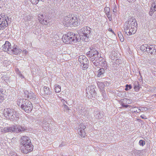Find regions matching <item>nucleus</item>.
Returning <instances> with one entry per match:
<instances>
[{
	"instance_id": "37",
	"label": "nucleus",
	"mask_w": 156,
	"mask_h": 156,
	"mask_svg": "<svg viewBox=\"0 0 156 156\" xmlns=\"http://www.w3.org/2000/svg\"><path fill=\"white\" fill-rule=\"evenodd\" d=\"M139 144L140 145L143 146L145 144V142L144 140H140L139 142Z\"/></svg>"
},
{
	"instance_id": "21",
	"label": "nucleus",
	"mask_w": 156,
	"mask_h": 156,
	"mask_svg": "<svg viewBox=\"0 0 156 156\" xmlns=\"http://www.w3.org/2000/svg\"><path fill=\"white\" fill-rule=\"evenodd\" d=\"M78 60L81 64L86 62H89L88 59L84 55H80L79 56Z\"/></svg>"
},
{
	"instance_id": "43",
	"label": "nucleus",
	"mask_w": 156,
	"mask_h": 156,
	"mask_svg": "<svg viewBox=\"0 0 156 156\" xmlns=\"http://www.w3.org/2000/svg\"><path fill=\"white\" fill-rule=\"evenodd\" d=\"M17 73L19 75V76L22 79L24 78V76L22 75L20 71H19Z\"/></svg>"
},
{
	"instance_id": "15",
	"label": "nucleus",
	"mask_w": 156,
	"mask_h": 156,
	"mask_svg": "<svg viewBox=\"0 0 156 156\" xmlns=\"http://www.w3.org/2000/svg\"><path fill=\"white\" fill-rule=\"evenodd\" d=\"M16 128V125H13L10 126H8L4 127V133L7 132H15V129Z\"/></svg>"
},
{
	"instance_id": "55",
	"label": "nucleus",
	"mask_w": 156,
	"mask_h": 156,
	"mask_svg": "<svg viewBox=\"0 0 156 156\" xmlns=\"http://www.w3.org/2000/svg\"><path fill=\"white\" fill-rule=\"evenodd\" d=\"M16 73L18 72L19 71H20L18 69H16Z\"/></svg>"
},
{
	"instance_id": "18",
	"label": "nucleus",
	"mask_w": 156,
	"mask_h": 156,
	"mask_svg": "<svg viewBox=\"0 0 156 156\" xmlns=\"http://www.w3.org/2000/svg\"><path fill=\"white\" fill-rule=\"evenodd\" d=\"M13 113L12 116H10V119L11 121H14L16 120L18 118H19V114L16 111H15L14 109V111H13Z\"/></svg>"
},
{
	"instance_id": "31",
	"label": "nucleus",
	"mask_w": 156,
	"mask_h": 156,
	"mask_svg": "<svg viewBox=\"0 0 156 156\" xmlns=\"http://www.w3.org/2000/svg\"><path fill=\"white\" fill-rule=\"evenodd\" d=\"M132 111L134 113H138L139 112H141L140 107H136L133 108Z\"/></svg>"
},
{
	"instance_id": "60",
	"label": "nucleus",
	"mask_w": 156,
	"mask_h": 156,
	"mask_svg": "<svg viewBox=\"0 0 156 156\" xmlns=\"http://www.w3.org/2000/svg\"><path fill=\"white\" fill-rule=\"evenodd\" d=\"M63 146V145H62V144H61V145H59V146H60H60Z\"/></svg>"
},
{
	"instance_id": "58",
	"label": "nucleus",
	"mask_w": 156,
	"mask_h": 156,
	"mask_svg": "<svg viewBox=\"0 0 156 156\" xmlns=\"http://www.w3.org/2000/svg\"><path fill=\"white\" fill-rule=\"evenodd\" d=\"M121 105H122L123 107H124V105H125L124 104V103H121Z\"/></svg>"
},
{
	"instance_id": "5",
	"label": "nucleus",
	"mask_w": 156,
	"mask_h": 156,
	"mask_svg": "<svg viewBox=\"0 0 156 156\" xmlns=\"http://www.w3.org/2000/svg\"><path fill=\"white\" fill-rule=\"evenodd\" d=\"M21 108L27 113L31 112L33 106L30 101L25 99H23L22 104L21 105Z\"/></svg>"
},
{
	"instance_id": "44",
	"label": "nucleus",
	"mask_w": 156,
	"mask_h": 156,
	"mask_svg": "<svg viewBox=\"0 0 156 156\" xmlns=\"http://www.w3.org/2000/svg\"><path fill=\"white\" fill-rule=\"evenodd\" d=\"M4 127L2 128V127H0V133H5L4 131Z\"/></svg>"
},
{
	"instance_id": "57",
	"label": "nucleus",
	"mask_w": 156,
	"mask_h": 156,
	"mask_svg": "<svg viewBox=\"0 0 156 156\" xmlns=\"http://www.w3.org/2000/svg\"><path fill=\"white\" fill-rule=\"evenodd\" d=\"M129 106V105H124V107H126V108H127V107H128Z\"/></svg>"
},
{
	"instance_id": "42",
	"label": "nucleus",
	"mask_w": 156,
	"mask_h": 156,
	"mask_svg": "<svg viewBox=\"0 0 156 156\" xmlns=\"http://www.w3.org/2000/svg\"><path fill=\"white\" fill-rule=\"evenodd\" d=\"M107 15L108 18L109 19V20L111 21V20H112V16L110 14V12H109L106 13Z\"/></svg>"
},
{
	"instance_id": "26",
	"label": "nucleus",
	"mask_w": 156,
	"mask_h": 156,
	"mask_svg": "<svg viewBox=\"0 0 156 156\" xmlns=\"http://www.w3.org/2000/svg\"><path fill=\"white\" fill-rule=\"evenodd\" d=\"M72 26H76L78 24V19L76 17L73 16L71 18Z\"/></svg>"
},
{
	"instance_id": "29",
	"label": "nucleus",
	"mask_w": 156,
	"mask_h": 156,
	"mask_svg": "<svg viewBox=\"0 0 156 156\" xmlns=\"http://www.w3.org/2000/svg\"><path fill=\"white\" fill-rule=\"evenodd\" d=\"M149 44H144L142 45L140 47V49L144 52L147 51Z\"/></svg>"
},
{
	"instance_id": "27",
	"label": "nucleus",
	"mask_w": 156,
	"mask_h": 156,
	"mask_svg": "<svg viewBox=\"0 0 156 156\" xmlns=\"http://www.w3.org/2000/svg\"><path fill=\"white\" fill-rule=\"evenodd\" d=\"M134 89L136 91H137L140 88V85L139 82L138 81H135L134 83Z\"/></svg>"
},
{
	"instance_id": "11",
	"label": "nucleus",
	"mask_w": 156,
	"mask_h": 156,
	"mask_svg": "<svg viewBox=\"0 0 156 156\" xmlns=\"http://www.w3.org/2000/svg\"><path fill=\"white\" fill-rule=\"evenodd\" d=\"M79 128L78 131H79V134L81 136L84 137L85 136L86 133L85 131V129L86 128V126L83 124H81L79 126Z\"/></svg>"
},
{
	"instance_id": "38",
	"label": "nucleus",
	"mask_w": 156,
	"mask_h": 156,
	"mask_svg": "<svg viewBox=\"0 0 156 156\" xmlns=\"http://www.w3.org/2000/svg\"><path fill=\"white\" fill-rule=\"evenodd\" d=\"M63 108L65 111H69V110H70L69 108L68 107V106L64 104L63 105Z\"/></svg>"
},
{
	"instance_id": "23",
	"label": "nucleus",
	"mask_w": 156,
	"mask_h": 156,
	"mask_svg": "<svg viewBox=\"0 0 156 156\" xmlns=\"http://www.w3.org/2000/svg\"><path fill=\"white\" fill-rule=\"evenodd\" d=\"M156 11V3H153L151 5V7L149 12L150 16H152L154 12Z\"/></svg>"
},
{
	"instance_id": "30",
	"label": "nucleus",
	"mask_w": 156,
	"mask_h": 156,
	"mask_svg": "<svg viewBox=\"0 0 156 156\" xmlns=\"http://www.w3.org/2000/svg\"><path fill=\"white\" fill-rule=\"evenodd\" d=\"M55 92L57 93H59L61 91V87L57 85H55Z\"/></svg>"
},
{
	"instance_id": "20",
	"label": "nucleus",
	"mask_w": 156,
	"mask_h": 156,
	"mask_svg": "<svg viewBox=\"0 0 156 156\" xmlns=\"http://www.w3.org/2000/svg\"><path fill=\"white\" fill-rule=\"evenodd\" d=\"M14 111L13 109H11L10 108H6L4 109L3 114L4 116L6 118L8 119L9 118V115L11 112L13 113Z\"/></svg>"
},
{
	"instance_id": "32",
	"label": "nucleus",
	"mask_w": 156,
	"mask_h": 156,
	"mask_svg": "<svg viewBox=\"0 0 156 156\" xmlns=\"http://www.w3.org/2000/svg\"><path fill=\"white\" fill-rule=\"evenodd\" d=\"M88 62H86L83 64H81V66L82 67L83 70L86 69L88 67Z\"/></svg>"
},
{
	"instance_id": "59",
	"label": "nucleus",
	"mask_w": 156,
	"mask_h": 156,
	"mask_svg": "<svg viewBox=\"0 0 156 156\" xmlns=\"http://www.w3.org/2000/svg\"><path fill=\"white\" fill-rule=\"evenodd\" d=\"M30 1H31V2L32 3V2L34 1V0H30Z\"/></svg>"
},
{
	"instance_id": "45",
	"label": "nucleus",
	"mask_w": 156,
	"mask_h": 156,
	"mask_svg": "<svg viewBox=\"0 0 156 156\" xmlns=\"http://www.w3.org/2000/svg\"><path fill=\"white\" fill-rule=\"evenodd\" d=\"M22 100L23 99L21 100V99H20L18 100L17 101V104L19 105V106H20V102L21 101H22Z\"/></svg>"
},
{
	"instance_id": "6",
	"label": "nucleus",
	"mask_w": 156,
	"mask_h": 156,
	"mask_svg": "<svg viewBox=\"0 0 156 156\" xmlns=\"http://www.w3.org/2000/svg\"><path fill=\"white\" fill-rule=\"evenodd\" d=\"M87 57L90 58V60L91 61H94L95 60H98L102 59L101 55L95 49L87 52Z\"/></svg>"
},
{
	"instance_id": "36",
	"label": "nucleus",
	"mask_w": 156,
	"mask_h": 156,
	"mask_svg": "<svg viewBox=\"0 0 156 156\" xmlns=\"http://www.w3.org/2000/svg\"><path fill=\"white\" fill-rule=\"evenodd\" d=\"M118 36L120 38V40L121 41H123L124 40V38L123 36L121 33H119L118 34Z\"/></svg>"
},
{
	"instance_id": "7",
	"label": "nucleus",
	"mask_w": 156,
	"mask_h": 156,
	"mask_svg": "<svg viewBox=\"0 0 156 156\" xmlns=\"http://www.w3.org/2000/svg\"><path fill=\"white\" fill-rule=\"evenodd\" d=\"M96 87L94 85L89 86L87 87L86 89V91L87 96L90 97V98L91 97L95 98L96 95V91L95 90Z\"/></svg>"
},
{
	"instance_id": "53",
	"label": "nucleus",
	"mask_w": 156,
	"mask_h": 156,
	"mask_svg": "<svg viewBox=\"0 0 156 156\" xmlns=\"http://www.w3.org/2000/svg\"><path fill=\"white\" fill-rule=\"evenodd\" d=\"M13 113H12V112H11V113H10L9 114V118H8V119H10V116H12L11 115H12V114Z\"/></svg>"
},
{
	"instance_id": "1",
	"label": "nucleus",
	"mask_w": 156,
	"mask_h": 156,
	"mask_svg": "<svg viewBox=\"0 0 156 156\" xmlns=\"http://www.w3.org/2000/svg\"><path fill=\"white\" fill-rule=\"evenodd\" d=\"M137 24L136 20L133 17L125 22L124 27V31L127 35L134 34L137 29Z\"/></svg>"
},
{
	"instance_id": "61",
	"label": "nucleus",
	"mask_w": 156,
	"mask_h": 156,
	"mask_svg": "<svg viewBox=\"0 0 156 156\" xmlns=\"http://www.w3.org/2000/svg\"><path fill=\"white\" fill-rule=\"evenodd\" d=\"M154 19L156 20V15L154 17Z\"/></svg>"
},
{
	"instance_id": "17",
	"label": "nucleus",
	"mask_w": 156,
	"mask_h": 156,
	"mask_svg": "<svg viewBox=\"0 0 156 156\" xmlns=\"http://www.w3.org/2000/svg\"><path fill=\"white\" fill-rule=\"evenodd\" d=\"M71 18L68 16L65 17L64 18L63 21V23L64 25L66 27L71 26L72 24L71 22Z\"/></svg>"
},
{
	"instance_id": "33",
	"label": "nucleus",
	"mask_w": 156,
	"mask_h": 156,
	"mask_svg": "<svg viewBox=\"0 0 156 156\" xmlns=\"http://www.w3.org/2000/svg\"><path fill=\"white\" fill-rule=\"evenodd\" d=\"M101 59L99 60H94V61H92L93 64L94 65L97 66H98L100 65V62Z\"/></svg>"
},
{
	"instance_id": "3",
	"label": "nucleus",
	"mask_w": 156,
	"mask_h": 156,
	"mask_svg": "<svg viewBox=\"0 0 156 156\" xmlns=\"http://www.w3.org/2000/svg\"><path fill=\"white\" fill-rule=\"evenodd\" d=\"M91 28L88 27L81 28L79 30V36L82 41L87 42L89 41V35L91 33Z\"/></svg>"
},
{
	"instance_id": "46",
	"label": "nucleus",
	"mask_w": 156,
	"mask_h": 156,
	"mask_svg": "<svg viewBox=\"0 0 156 156\" xmlns=\"http://www.w3.org/2000/svg\"><path fill=\"white\" fill-rule=\"evenodd\" d=\"M40 0H35L33 2H32V3L34 4H37Z\"/></svg>"
},
{
	"instance_id": "35",
	"label": "nucleus",
	"mask_w": 156,
	"mask_h": 156,
	"mask_svg": "<svg viewBox=\"0 0 156 156\" xmlns=\"http://www.w3.org/2000/svg\"><path fill=\"white\" fill-rule=\"evenodd\" d=\"M143 150L141 151L136 150L134 151L136 156H138L141 154V153L143 152Z\"/></svg>"
},
{
	"instance_id": "63",
	"label": "nucleus",
	"mask_w": 156,
	"mask_h": 156,
	"mask_svg": "<svg viewBox=\"0 0 156 156\" xmlns=\"http://www.w3.org/2000/svg\"><path fill=\"white\" fill-rule=\"evenodd\" d=\"M27 21H29V19H27Z\"/></svg>"
},
{
	"instance_id": "49",
	"label": "nucleus",
	"mask_w": 156,
	"mask_h": 156,
	"mask_svg": "<svg viewBox=\"0 0 156 156\" xmlns=\"http://www.w3.org/2000/svg\"><path fill=\"white\" fill-rule=\"evenodd\" d=\"M140 117L143 119H147V118H146L145 116H144V115H142L140 116Z\"/></svg>"
},
{
	"instance_id": "25",
	"label": "nucleus",
	"mask_w": 156,
	"mask_h": 156,
	"mask_svg": "<svg viewBox=\"0 0 156 156\" xmlns=\"http://www.w3.org/2000/svg\"><path fill=\"white\" fill-rule=\"evenodd\" d=\"M42 92L44 93V94H51V91H50L49 87L44 86L43 87L41 88Z\"/></svg>"
},
{
	"instance_id": "16",
	"label": "nucleus",
	"mask_w": 156,
	"mask_h": 156,
	"mask_svg": "<svg viewBox=\"0 0 156 156\" xmlns=\"http://www.w3.org/2000/svg\"><path fill=\"white\" fill-rule=\"evenodd\" d=\"M38 20L42 24L46 25L49 22V20H47L44 18V16L40 14L38 16Z\"/></svg>"
},
{
	"instance_id": "4",
	"label": "nucleus",
	"mask_w": 156,
	"mask_h": 156,
	"mask_svg": "<svg viewBox=\"0 0 156 156\" xmlns=\"http://www.w3.org/2000/svg\"><path fill=\"white\" fill-rule=\"evenodd\" d=\"M62 39L63 42L66 44L76 43L77 41L76 35L71 32L64 35Z\"/></svg>"
},
{
	"instance_id": "56",
	"label": "nucleus",
	"mask_w": 156,
	"mask_h": 156,
	"mask_svg": "<svg viewBox=\"0 0 156 156\" xmlns=\"http://www.w3.org/2000/svg\"><path fill=\"white\" fill-rule=\"evenodd\" d=\"M23 52H24L25 54H27V51H23Z\"/></svg>"
},
{
	"instance_id": "40",
	"label": "nucleus",
	"mask_w": 156,
	"mask_h": 156,
	"mask_svg": "<svg viewBox=\"0 0 156 156\" xmlns=\"http://www.w3.org/2000/svg\"><path fill=\"white\" fill-rule=\"evenodd\" d=\"M104 11L105 13L109 12H110V8L108 7H106L104 8Z\"/></svg>"
},
{
	"instance_id": "22",
	"label": "nucleus",
	"mask_w": 156,
	"mask_h": 156,
	"mask_svg": "<svg viewBox=\"0 0 156 156\" xmlns=\"http://www.w3.org/2000/svg\"><path fill=\"white\" fill-rule=\"evenodd\" d=\"M43 128L46 131L49 130V124L47 119H44L43 122Z\"/></svg>"
},
{
	"instance_id": "48",
	"label": "nucleus",
	"mask_w": 156,
	"mask_h": 156,
	"mask_svg": "<svg viewBox=\"0 0 156 156\" xmlns=\"http://www.w3.org/2000/svg\"><path fill=\"white\" fill-rule=\"evenodd\" d=\"M1 16H2V18L4 17V18H5V19H6V18H8V17L7 16H5V15H4L3 14H2L0 16V17H1Z\"/></svg>"
},
{
	"instance_id": "64",
	"label": "nucleus",
	"mask_w": 156,
	"mask_h": 156,
	"mask_svg": "<svg viewBox=\"0 0 156 156\" xmlns=\"http://www.w3.org/2000/svg\"><path fill=\"white\" fill-rule=\"evenodd\" d=\"M28 17H29V19H30V18H29L30 17V16H29Z\"/></svg>"
},
{
	"instance_id": "2",
	"label": "nucleus",
	"mask_w": 156,
	"mask_h": 156,
	"mask_svg": "<svg viewBox=\"0 0 156 156\" xmlns=\"http://www.w3.org/2000/svg\"><path fill=\"white\" fill-rule=\"evenodd\" d=\"M20 144L23 147L21 152L24 154H27L32 151L33 146L32 144L29 137L27 136H22L20 139Z\"/></svg>"
},
{
	"instance_id": "14",
	"label": "nucleus",
	"mask_w": 156,
	"mask_h": 156,
	"mask_svg": "<svg viewBox=\"0 0 156 156\" xmlns=\"http://www.w3.org/2000/svg\"><path fill=\"white\" fill-rule=\"evenodd\" d=\"M25 97L27 98L32 99L34 100L36 99V97L34 94L31 91L29 92L28 91L26 90L24 92Z\"/></svg>"
},
{
	"instance_id": "24",
	"label": "nucleus",
	"mask_w": 156,
	"mask_h": 156,
	"mask_svg": "<svg viewBox=\"0 0 156 156\" xmlns=\"http://www.w3.org/2000/svg\"><path fill=\"white\" fill-rule=\"evenodd\" d=\"M103 115L102 113L98 111H95L94 112V117L97 120H99L102 119L103 117Z\"/></svg>"
},
{
	"instance_id": "8",
	"label": "nucleus",
	"mask_w": 156,
	"mask_h": 156,
	"mask_svg": "<svg viewBox=\"0 0 156 156\" xmlns=\"http://www.w3.org/2000/svg\"><path fill=\"white\" fill-rule=\"evenodd\" d=\"M0 17V30H3L8 26V23L5 17L2 18V16Z\"/></svg>"
},
{
	"instance_id": "62",
	"label": "nucleus",
	"mask_w": 156,
	"mask_h": 156,
	"mask_svg": "<svg viewBox=\"0 0 156 156\" xmlns=\"http://www.w3.org/2000/svg\"><path fill=\"white\" fill-rule=\"evenodd\" d=\"M130 32H131L132 29L131 28V27H130Z\"/></svg>"
},
{
	"instance_id": "51",
	"label": "nucleus",
	"mask_w": 156,
	"mask_h": 156,
	"mask_svg": "<svg viewBox=\"0 0 156 156\" xmlns=\"http://www.w3.org/2000/svg\"><path fill=\"white\" fill-rule=\"evenodd\" d=\"M108 30L109 31L112 32L113 34H114V32L112 30V29L111 28H109L108 29Z\"/></svg>"
},
{
	"instance_id": "9",
	"label": "nucleus",
	"mask_w": 156,
	"mask_h": 156,
	"mask_svg": "<svg viewBox=\"0 0 156 156\" xmlns=\"http://www.w3.org/2000/svg\"><path fill=\"white\" fill-rule=\"evenodd\" d=\"M147 52L151 55H154L156 52V47L154 44H149Z\"/></svg>"
},
{
	"instance_id": "12",
	"label": "nucleus",
	"mask_w": 156,
	"mask_h": 156,
	"mask_svg": "<svg viewBox=\"0 0 156 156\" xmlns=\"http://www.w3.org/2000/svg\"><path fill=\"white\" fill-rule=\"evenodd\" d=\"M97 83L98 88L101 90V92L102 94V95L104 96V94H105L104 93L105 91L104 90V88L106 86L105 84H107V82H105L104 83L101 82L99 81H97Z\"/></svg>"
},
{
	"instance_id": "19",
	"label": "nucleus",
	"mask_w": 156,
	"mask_h": 156,
	"mask_svg": "<svg viewBox=\"0 0 156 156\" xmlns=\"http://www.w3.org/2000/svg\"><path fill=\"white\" fill-rule=\"evenodd\" d=\"M16 128L15 133H16L23 132L27 130L26 127L20 126H17L16 125Z\"/></svg>"
},
{
	"instance_id": "54",
	"label": "nucleus",
	"mask_w": 156,
	"mask_h": 156,
	"mask_svg": "<svg viewBox=\"0 0 156 156\" xmlns=\"http://www.w3.org/2000/svg\"><path fill=\"white\" fill-rule=\"evenodd\" d=\"M90 48L91 50V51H92L93 50H94V49L96 50V49L95 48H93V47H91Z\"/></svg>"
},
{
	"instance_id": "52",
	"label": "nucleus",
	"mask_w": 156,
	"mask_h": 156,
	"mask_svg": "<svg viewBox=\"0 0 156 156\" xmlns=\"http://www.w3.org/2000/svg\"><path fill=\"white\" fill-rule=\"evenodd\" d=\"M128 1L130 2H134L135 0H127Z\"/></svg>"
},
{
	"instance_id": "47",
	"label": "nucleus",
	"mask_w": 156,
	"mask_h": 156,
	"mask_svg": "<svg viewBox=\"0 0 156 156\" xmlns=\"http://www.w3.org/2000/svg\"><path fill=\"white\" fill-rule=\"evenodd\" d=\"M140 110H141V111L143 112L144 111V110H145L146 111L147 110V108L142 107V108H140Z\"/></svg>"
},
{
	"instance_id": "13",
	"label": "nucleus",
	"mask_w": 156,
	"mask_h": 156,
	"mask_svg": "<svg viewBox=\"0 0 156 156\" xmlns=\"http://www.w3.org/2000/svg\"><path fill=\"white\" fill-rule=\"evenodd\" d=\"M11 50H12L10 51V53H12L15 55H17L20 53L22 51L21 49L18 48L17 45L15 44L12 47L11 46Z\"/></svg>"
},
{
	"instance_id": "28",
	"label": "nucleus",
	"mask_w": 156,
	"mask_h": 156,
	"mask_svg": "<svg viewBox=\"0 0 156 156\" xmlns=\"http://www.w3.org/2000/svg\"><path fill=\"white\" fill-rule=\"evenodd\" d=\"M105 72V70L103 68L100 69L98 71V77H102Z\"/></svg>"
},
{
	"instance_id": "50",
	"label": "nucleus",
	"mask_w": 156,
	"mask_h": 156,
	"mask_svg": "<svg viewBox=\"0 0 156 156\" xmlns=\"http://www.w3.org/2000/svg\"><path fill=\"white\" fill-rule=\"evenodd\" d=\"M117 12V10L116 9V8H115L113 9V12L115 13Z\"/></svg>"
},
{
	"instance_id": "10",
	"label": "nucleus",
	"mask_w": 156,
	"mask_h": 156,
	"mask_svg": "<svg viewBox=\"0 0 156 156\" xmlns=\"http://www.w3.org/2000/svg\"><path fill=\"white\" fill-rule=\"evenodd\" d=\"M11 44L8 41H6L4 44L3 45L2 49L3 51L9 53H10V51L11 50Z\"/></svg>"
},
{
	"instance_id": "39",
	"label": "nucleus",
	"mask_w": 156,
	"mask_h": 156,
	"mask_svg": "<svg viewBox=\"0 0 156 156\" xmlns=\"http://www.w3.org/2000/svg\"><path fill=\"white\" fill-rule=\"evenodd\" d=\"M9 156H18L16 154L15 152H13V151H11L9 153Z\"/></svg>"
},
{
	"instance_id": "34",
	"label": "nucleus",
	"mask_w": 156,
	"mask_h": 156,
	"mask_svg": "<svg viewBox=\"0 0 156 156\" xmlns=\"http://www.w3.org/2000/svg\"><path fill=\"white\" fill-rule=\"evenodd\" d=\"M4 90L2 88L0 89V100H2L4 99L3 98V92Z\"/></svg>"
},
{
	"instance_id": "41",
	"label": "nucleus",
	"mask_w": 156,
	"mask_h": 156,
	"mask_svg": "<svg viewBox=\"0 0 156 156\" xmlns=\"http://www.w3.org/2000/svg\"><path fill=\"white\" fill-rule=\"evenodd\" d=\"M132 87L130 85L127 84L126 85V88L125 89L126 90H128L129 89H131Z\"/></svg>"
}]
</instances>
